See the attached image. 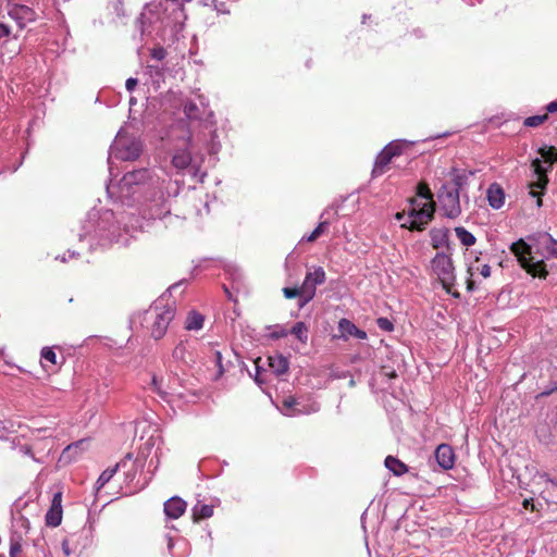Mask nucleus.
<instances>
[{"label": "nucleus", "mask_w": 557, "mask_h": 557, "mask_svg": "<svg viewBox=\"0 0 557 557\" xmlns=\"http://www.w3.org/2000/svg\"><path fill=\"white\" fill-rule=\"evenodd\" d=\"M146 75L149 76L150 83L154 89H159L164 82V69L158 64H148Z\"/></svg>", "instance_id": "26"}, {"label": "nucleus", "mask_w": 557, "mask_h": 557, "mask_svg": "<svg viewBox=\"0 0 557 557\" xmlns=\"http://www.w3.org/2000/svg\"><path fill=\"white\" fill-rule=\"evenodd\" d=\"M212 8L220 14H230V10L226 7V3L219 0H212Z\"/></svg>", "instance_id": "47"}, {"label": "nucleus", "mask_w": 557, "mask_h": 557, "mask_svg": "<svg viewBox=\"0 0 557 557\" xmlns=\"http://www.w3.org/2000/svg\"><path fill=\"white\" fill-rule=\"evenodd\" d=\"M144 228V222L135 212H120L111 209L92 208L87 212L78 233L79 242L90 250L107 248L113 244L128 245L132 233Z\"/></svg>", "instance_id": "2"}, {"label": "nucleus", "mask_w": 557, "mask_h": 557, "mask_svg": "<svg viewBox=\"0 0 557 557\" xmlns=\"http://www.w3.org/2000/svg\"><path fill=\"white\" fill-rule=\"evenodd\" d=\"M184 113L189 120H198L200 117V109L194 101H188L185 103Z\"/></svg>", "instance_id": "36"}, {"label": "nucleus", "mask_w": 557, "mask_h": 557, "mask_svg": "<svg viewBox=\"0 0 557 557\" xmlns=\"http://www.w3.org/2000/svg\"><path fill=\"white\" fill-rule=\"evenodd\" d=\"M408 203V219L403 226L410 231H424L435 213V202L430 187L424 183L418 184L416 196L409 198Z\"/></svg>", "instance_id": "5"}, {"label": "nucleus", "mask_w": 557, "mask_h": 557, "mask_svg": "<svg viewBox=\"0 0 557 557\" xmlns=\"http://www.w3.org/2000/svg\"><path fill=\"white\" fill-rule=\"evenodd\" d=\"M430 238L432 247L440 249L448 243V230L446 227H434L430 231Z\"/></svg>", "instance_id": "27"}, {"label": "nucleus", "mask_w": 557, "mask_h": 557, "mask_svg": "<svg viewBox=\"0 0 557 557\" xmlns=\"http://www.w3.org/2000/svg\"><path fill=\"white\" fill-rule=\"evenodd\" d=\"M338 332L337 337L344 341H347L350 336L358 339H366L368 336L366 331L358 329L355 323L346 318L338 321Z\"/></svg>", "instance_id": "19"}, {"label": "nucleus", "mask_w": 557, "mask_h": 557, "mask_svg": "<svg viewBox=\"0 0 557 557\" xmlns=\"http://www.w3.org/2000/svg\"><path fill=\"white\" fill-rule=\"evenodd\" d=\"M62 492H55L53 494L51 505L46 513V524L48 527L57 528L62 522Z\"/></svg>", "instance_id": "17"}, {"label": "nucleus", "mask_w": 557, "mask_h": 557, "mask_svg": "<svg viewBox=\"0 0 557 557\" xmlns=\"http://www.w3.org/2000/svg\"><path fill=\"white\" fill-rule=\"evenodd\" d=\"M268 361L270 369L276 375L284 374L289 369V361L282 354H274L269 356Z\"/></svg>", "instance_id": "25"}, {"label": "nucleus", "mask_w": 557, "mask_h": 557, "mask_svg": "<svg viewBox=\"0 0 557 557\" xmlns=\"http://www.w3.org/2000/svg\"><path fill=\"white\" fill-rule=\"evenodd\" d=\"M288 334L294 335L301 343H307L308 341V327L305 322H296L288 331Z\"/></svg>", "instance_id": "34"}, {"label": "nucleus", "mask_w": 557, "mask_h": 557, "mask_svg": "<svg viewBox=\"0 0 557 557\" xmlns=\"http://www.w3.org/2000/svg\"><path fill=\"white\" fill-rule=\"evenodd\" d=\"M205 322V317L198 311L191 310L188 312L184 327L187 331H199L202 329Z\"/></svg>", "instance_id": "28"}, {"label": "nucleus", "mask_w": 557, "mask_h": 557, "mask_svg": "<svg viewBox=\"0 0 557 557\" xmlns=\"http://www.w3.org/2000/svg\"><path fill=\"white\" fill-rule=\"evenodd\" d=\"M164 40L174 37L182 30L186 14L182 5L173 7L169 11H163Z\"/></svg>", "instance_id": "14"}, {"label": "nucleus", "mask_w": 557, "mask_h": 557, "mask_svg": "<svg viewBox=\"0 0 557 557\" xmlns=\"http://www.w3.org/2000/svg\"><path fill=\"white\" fill-rule=\"evenodd\" d=\"M546 111L548 113H555L557 112V100L556 101H552L549 102L547 106H546Z\"/></svg>", "instance_id": "57"}, {"label": "nucleus", "mask_w": 557, "mask_h": 557, "mask_svg": "<svg viewBox=\"0 0 557 557\" xmlns=\"http://www.w3.org/2000/svg\"><path fill=\"white\" fill-rule=\"evenodd\" d=\"M71 539H65L62 541V550L66 556H70L73 553V549L70 546Z\"/></svg>", "instance_id": "50"}, {"label": "nucleus", "mask_w": 557, "mask_h": 557, "mask_svg": "<svg viewBox=\"0 0 557 557\" xmlns=\"http://www.w3.org/2000/svg\"><path fill=\"white\" fill-rule=\"evenodd\" d=\"M10 27L7 24L0 23V40L9 37Z\"/></svg>", "instance_id": "52"}, {"label": "nucleus", "mask_w": 557, "mask_h": 557, "mask_svg": "<svg viewBox=\"0 0 557 557\" xmlns=\"http://www.w3.org/2000/svg\"><path fill=\"white\" fill-rule=\"evenodd\" d=\"M156 445V438L153 436H150L147 438L145 444L139 448V451L133 461V466L136 468L144 469L146 466V461L148 457L150 456L153 447Z\"/></svg>", "instance_id": "24"}, {"label": "nucleus", "mask_w": 557, "mask_h": 557, "mask_svg": "<svg viewBox=\"0 0 557 557\" xmlns=\"http://www.w3.org/2000/svg\"><path fill=\"white\" fill-rule=\"evenodd\" d=\"M213 515V506L208 504H202L198 502L193 507V516L195 520L208 519Z\"/></svg>", "instance_id": "31"}, {"label": "nucleus", "mask_w": 557, "mask_h": 557, "mask_svg": "<svg viewBox=\"0 0 557 557\" xmlns=\"http://www.w3.org/2000/svg\"><path fill=\"white\" fill-rule=\"evenodd\" d=\"M327 227H329V222L322 221L318 224V226L308 236H304L301 240L312 243V242L317 240L325 232V230Z\"/></svg>", "instance_id": "35"}, {"label": "nucleus", "mask_w": 557, "mask_h": 557, "mask_svg": "<svg viewBox=\"0 0 557 557\" xmlns=\"http://www.w3.org/2000/svg\"><path fill=\"white\" fill-rule=\"evenodd\" d=\"M159 466V458H158V455L156 454V460L154 458H151L149 463H148V470L153 472Z\"/></svg>", "instance_id": "55"}, {"label": "nucleus", "mask_w": 557, "mask_h": 557, "mask_svg": "<svg viewBox=\"0 0 557 557\" xmlns=\"http://www.w3.org/2000/svg\"><path fill=\"white\" fill-rule=\"evenodd\" d=\"M376 325L379 326L380 330L385 332H392L394 330L393 322L384 317H381L376 320Z\"/></svg>", "instance_id": "43"}, {"label": "nucleus", "mask_w": 557, "mask_h": 557, "mask_svg": "<svg viewBox=\"0 0 557 557\" xmlns=\"http://www.w3.org/2000/svg\"><path fill=\"white\" fill-rule=\"evenodd\" d=\"M177 286H178V284L172 285V286L168 289V292L171 294V292H172V290H174V289H176V288H177Z\"/></svg>", "instance_id": "63"}, {"label": "nucleus", "mask_w": 557, "mask_h": 557, "mask_svg": "<svg viewBox=\"0 0 557 557\" xmlns=\"http://www.w3.org/2000/svg\"><path fill=\"white\" fill-rule=\"evenodd\" d=\"M42 366L46 367V362L51 363L52 366L57 364V355L50 347H44L40 352Z\"/></svg>", "instance_id": "37"}, {"label": "nucleus", "mask_w": 557, "mask_h": 557, "mask_svg": "<svg viewBox=\"0 0 557 557\" xmlns=\"http://www.w3.org/2000/svg\"><path fill=\"white\" fill-rule=\"evenodd\" d=\"M509 249L532 277L546 280L550 272H557L556 263L550 261L557 259V238L548 232L533 234L528 240L520 238Z\"/></svg>", "instance_id": "3"}, {"label": "nucleus", "mask_w": 557, "mask_h": 557, "mask_svg": "<svg viewBox=\"0 0 557 557\" xmlns=\"http://www.w3.org/2000/svg\"><path fill=\"white\" fill-rule=\"evenodd\" d=\"M186 510V502L178 496H173L164 503V513L171 519L180 518Z\"/></svg>", "instance_id": "22"}, {"label": "nucleus", "mask_w": 557, "mask_h": 557, "mask_svg": "<svg viewBox=\"0 0 557 557\" xmlns=\"http://www.w3.org/2000/svg\"><path fill=\"white\" fill-rule=\"evenodd\" d=\"M213 358H214V363H215V366L218 368V375L221 376L224 373V371H225V369L223 367V362H222L223 361V357H222L221 351L214 350L213 351Z\"/></svg>", "instance_id": "44"}, {"label": "nucleus", "mask_w": 557, "mask_h": 557, "mask_svg": "<svg viewBox=\"0 0 557 557\" xmlns=\"http://www.w3.org/2000/svg\"><path fill=\"white\" fill-rule=\"evenodd\" d=\"M67 253H69V258H75V257L78 256V253L76 251H74V250L73 251L69 250Z\"/></svg>", "instance_id": "60"}, {"label": "nucleus", "mask_w": 557, "mask_h": 557, "mask_svg": "<svg viewBox=\"0 0 557 557\" xmlns=\"http://www.w3.org/2000/svg\"><path fill=\"white\" fill-rule=\"evenodd\" d=\"M164 180L154 170L141 168L126 172L117 184L106 186L110 198L123 206L135 207L143 220H163L170 215L164 197Z\"/></svg>", "instance_id": "1"}, {"label": "nucleus", "mask_w": 557, "mask_h": 557, "mask_svg": "<svg viewBox=\"0 0 557 557\" xmlns=\"http://www.w3.org/2000/svg\"><path fill=\"white\" fill-rule=\"evenodd\" d=\"M175 312V300L171 298V295L163 294L153 301L149 309L132 314L129 323L132 327L139 323L150 332L152 338L158 341L165 335Z\"/></svg>", "instance_id": "4"}, {"label": "nucleus", "mask_w": 557, "mask_h": 557, "mask_svg": "<svg viewBox=\"0 0 557 557\" xmlns=\"http://www.w3.org/2000/svg\"><path fill=\"white\" fill-rule=\"evenodd\" d=\"M460 186L461 177L456 176L454 178V186L443 185L437 193L440 209L443 211L444 216L448 219H456L461 214Z\"/></svg>", "instance_id": "10"}, {"label": "nucleus", "mask_w": 557, "mask_h": 557, "mask_svg": "<svg viewBox=\"0 0 557 557\" xmlns=\"http://www.w3.org/2000/svg\"><path fill=\"white\" fill-rule=\"evenodd\" d=\"M224 270L227 277L232 281V287L238 289L244 280L242 270L234 263H227Z\"/></svg>", "instance_id": "29"}, {"label": "nucleus", "mask_w": 557, "mask_h": 557, "mask_svg": "<svg viewBox=\"0 0 557 557\" xmlns=\"http://www.w3.org/2000/svg\"><path fill=\"white\" fill-rule=\"evenodd\" d=\"M21 552V545L20 543H11V546H10V556L11 557H16L17 554Z\"/></svg>", "instance_id": "53"}, {"label": "nucleus", "mask_w": 557, "mask_h": 557, "mask_svg": "<svg viewBox=\"0 0 557 557\" xmlns=\"http://www.w3.org/2000/svg\"><path fill=\"white\" fill-rule=\"evenodd\" d=\"M325 271L322 267H317L312 272H307L304 280V301L300 307H304L315 296L317 285H321L325 282Z\"/></svg>", "instance_id": "15"}, {"label": "nucleus", "mask_w": 557, "mask_h": 557, "mask_svg": "<svg viewBox=\"0 0 557 557\" xmlns=\"http://www.w3.org/2000/svg\"><path fill=\"white\" fill-rule=\"evenodd\" d=\"M319 410L320 405L315 400L301 401L293 396L285 397L281 407V412L288 417L315 413Z\"/></svg>", "instance_id": "13"}, {"label": "nucleus", "mask_w": 557, "mask_h": 557, "mask_svg": "<svg viewBox=\"0 0 557 557\" xmlns=\"http://www.w3.org/2000/svg\"><path fill=\"white\" fill-rule=\"evenodd\" d=\"M448 135H449V133H444V134H442V135H436V136L431 137V138H432V139H434V138H441V137H445V136H448Z\"/></svg>", "instance_id": "61"}, {"label": "nucleus", "mask_w": 557, "mask_h": 557, "mask_svg": "<svg viewBox=\"0 0 557 557\" xmlns=\"http://www.w3.org/2000/svg\"><path fill=\"white\" fill-rule=\"evenodd\" d=\"M210 133H211V140L208 146V151L211 154H215L220 151L221 145L218 141V135H216L215 129L211 131Z\"/></svg>", "instance_id": "42"}, {"label": "nucleus", "mask_w": 557, "mask_h": 557, "mask_svg": "<svg viewBox=\"0 0 557 557\" xmlns=\"http://www.w3.org/2000/svg\"><path fill=\"white\" fill-rule=\"evenodd\" d=\"M8 14L16 22L20 29H23L27 24L35 22L37 18L35 10L24 4L10 5Z\"/></svg>", "instance_id": "16"}, {"label": "nucleus", "mask_w": 557, "mask_h": 557, "mask_svg": "<svg viewBox=\"0 0 557 557\" xmlns=\"http://www.w3.org/2000/svg\"><path fill=\"white\" fill-rule=\"evenodd\" d=\"M530 503H531L530 499H524V502H523L524 508H529Z\"/></svg>", "instance_id": "62"}, {"label": "nucleus", "mask_w": 557, "mask_h": 557, "mask_svg": "<svg viewBox=\"0 0 557 557\" xmlns=\"http://www.w3.org/2000/svg\"><path fill=\"white\" fill-rule=\"evenodd\" d=\"M14 448L17 450V453L20 455L27 456V457L32 458L34 461H36V462H39V463L42 462V460H40V459L35 457V455L33 453V449H32V447L29 445H16Z\"/></svg>", "instance_id": "41"}, {"label": "nucleus", "mask_w": 557, "mask_h": 557, "mask_svg": "<svg viewBox=\"0 0 557 557\" xmlns=\"http://www.w3.org/2000/svg\"><path fill=\"white\" fill-rule=\"evenodd\" d=\"M132 460V453H127L124 458L119 461L114 467L108 468L99 475L97 482H96V488L99 491L102 488L116 473L120 469H125L128 465V462Z\"/></svg>", "instance_id": "21"}, {"label": "nucleus", "mask_w": 557, "mask_h": 557, "mask_svg": "<svg viewBox=\"0 0 557 557\" xmlns=\"http://www.w3.org/2000/svg\"><path fill=\"white\" fill-rule=\"evenodd\" d=\"M284 296L288 299L299 297V305L304 301V286L300 287H285L283 289Z\"/></svg>", "instance_id": "38"}, {"label": "nucleus", "mask_w": 557, "mask_h": 557, "mask_svg": "<svg viewBox=\"0 0 557 557\" xmlns=\"http://www.w3.org/2000/svg\"><path fill=\"white\" fill-rule=\"evenodd\" d=\"M152 385H153L154 389H156L160 395H164V394H166V392H164V391H162V389H161V384H160V382H159V380H158V377H157V376H153V377H152Z\"/></svg>", "instance_id": "56"}, {"label": "nucleus", "mask_w": 557, "mask_h": 557, "mask_svg": "<svg viewBox=\"0 0 557 557\" xmlns=\"http://www.w3.org/2000/svg\"><path fill=\"white\" fill-rule=\"evenodd\" d=\"M259 373H260V368L257 366L256 367V376H255V380L258 384H261L262 381L259 379Z\"/></svg>", "instance_id": "58"}, {"label": "nucleus", "mask_w": 557, "mask_h": 557, "mask_svg": "<svg viewBox=\"0 0 557 557\" xmlns=\"http://www.w3.org/2000/svg\"><path fill=\"white\" fill-rule=\"evenodd\" d=\"M191 139L185 143L184 147L176 148L172 156V165L177 173L188 174L195 182L203 183L207 173L202 171V154H191Z\"/></svg>", "instance_id": "7"}, {"label": "nucleus", "mask_w": 557, "mask_h": 557, "mask_svg": "<svg viewBox=\"0 0 557 557\" xmlns=\"http://www.w3.org/2000/svg\"><path fill=\"white\" fill-rule=\"evenodd\" d=\"M166 54V50L163 47L153 48L151 51V57L156 61H163Z\"/></svg>", "instance_id": "48"}, {"label": "nucleus", "mask_w": 557, "mask_h": 557, "mask_svg": "<svg viewBox=\"0 0 557 557\" xmlns=\"http://www.w3.org/2000/svg\"><path fill=\"white\" fill-rule=\"evenodd\" d=\"M169 10L170 8L163 7L162 3L147 4L137 20L141 37H159L164 40L163 11Z\"/></svg>", "instance_id": "8"}, {"label": "nucleus", "mask_w": 557, "mask_h": 557, "mask_svg": "<svg viewBox=\"0 0 557 557\" xmlns=\"http://www.w3.org/2000/svg\"><path fill=\"white\" fill-rule=\"evenodd\" d=\"M479 271H480V274H481L483 277H485V278H487V277H490V276H491V267H490L488 264H483V265L479 269Z\"/></svg>", "instance_id": "54"}, {"label": "nucleus", "mask_w": 557, "mask_h": 557, "mask_svg": "<svg viewBox=\"0 0 557 557\" xmlns=\"http://www.w3.org/2000/svg\"><path fill=\"white\" fill-rule=\"evenodd\" d=\"M413 144V141H408L405 139H396L388 143L376 156L374 166L372 169V176L376 177L382 175L386 171V168L393 158L400 156L406 148L412 146Z\"/></svg>", "instance_id": "11"}, {"label": "nucleus", "mask_w": 557, "mask_h": 557, "mask_svg": "<svg viewBox=\"0 0 557 557\" xmlns=\"http://www.w3.org/2000/svg\"><path fill=\"white\" fill-rule=\"evenodd\" d=\"M486 197L488 205L495 210L500 209L505 203V193L503 188L496 183L492 184L487 188Z\"/></svg>", "instance_id": "23"}, {"label": "nucleus", "mask_w": 557, "mask_h": 557, "mask_svg": "<svg viewBox=\"0 0 557 557\" xmlns=\"http://www.w3.org/2000/svg\"><path fill=\"white\" fill-rule=\"evenodd\" d=\"M137 84H138L137 78L129 77L126 79L125 87L129 92H132L135 89V87L137 86Z\"/></svg>", "instance_id": "49"}, {"label": "nucleus", "mask_w": 557, "mask_h": 557, "mask_svg": "<svg viewBox=\"0 0 557 557\" xmlns=\"http://www.w3.org/2000/svg\"><path fill=\"white\" fill-rule=\"evenodd\" d=\"M141 152V141L137 137L120 131L109 150L108 163L110 173L112 174V158L122 161H133L138 159Z\"/></svg>", "instance_id": "9"}, {"label": "nucleus", "mask_w": 557, "mask_h": 557, "mask_svg": "<svg viewBox=\"0 0 557 557\" xmlns=\"http://www.w3.org/2000/svg\"><path fill=\"white\" fill-rule=\"evenodd\" d=\"M455 233L460 243L466 247L473 246L476 242L475 236L462 226L455 227Z\"/></svg>", "instance_id": "33"}, {"label": "nucleus", "mask_w": 557, "mask_h": 557, "mask_svg": "<svg viewBox=\"0 0 557 557\" xmlns=\"http://www.w3.org/2000/svg\"><path fill=\"white\" fill-rule=\"evenodd\" d=\"M28 505V502L18 498L15 500L11 508V516L22 513V510Z\"/></svg>", "instance_id": "45"}, {"label": "nucleus", "mask_w": 557, "mask_h": 557, "mask_svg": "<svg viewBox=\"0 0 557 557\" xmlns=\"http://www.w3.org/2000/svg\"><path fill=\"white\" fill-rule=\"evenodd\" d=\"M288 335V331L280 325L274 327V331L269 334V337L272 339H278L282 337H286Z\"/></svg>", "instance_id": "46"}, {"label": "nucleus", "mask_w": 557, "mask_h": 557, "mask_svg": "<svg viewBox=\"0 0 557 557\" xmlns=\"http://www.w3.org/2000/svg\"><path fill=\"white\" fill-rule=\"evenodd\" d=\"M385 467L392 471L395 475H403L404 473H406L408 471V468L407 466L401 462L399 459L393 457V456H387L385 458Z\"/></svg>", "instance_id": "30"}, {"label": "nucleus", "mask_w": 557, "mask_h": 557, "mask_svg": "<svg viewBox=\"0 0 557 557\" xmlns=\"http://www.w3.org/2000/svg\"><path fill=\"white\" fill-rule=\"evenodd\" d=\"M172 356L176 361L187 366L195 362L193 343L188 339L180 341L174 347Z\"/></svg>", "instance_id": "18"}, {"label": "nucleus", "mask_w": 557, "mask_h": 557, "mask_svg": "<svg viewBox=\"0 0 557 557\" xmlns=\"http://www.w3.org/2000/svg\"><path fill=\"white\" fill-rule=\"evenodd\" d=\"M135 460L134 456L132 455V460L128 462L127 467L123 469L125 471V479L128 483L133 482L137 475L138 472H141L144 469L136 468L133 466V461Z\"/></svg>", "instance_id": "39"}, {"label": "nucleus", "mask_w": 557, "mask_h": 557, "mask_svg": "<svg viewBox=\"0 0 557 557\" xmlns=\"http://www.w3.org/2000/svg\"><path fill=\"white\" fill-rule=\"evenodd\" d=\"M224 292L230 300H233L232 293L230 292L228 287L224 285Z\"/></svg>", "instance_id": "59"}, {"label": "nucleus", "mask_w": 557, "mask_h": 557, "mask_svg": "<svg viewBox=\"0 0 557 557\" xmlns=\"http://www.w3.org/2000/svg\"><path fill=\"white\" fill-rule=\"evenodd\" d=\"M548 119L547 114L529 116L523 121V125L527 127H537Z\"/></svg>", "instance_id": "40"}, {"label": "nucleus", "mask_w": 557, "mask_h": 557, "mask_svg": "<svg viewBox=\"0 0 557 557\" xmlns=\"http://www.w3.org/2000/svg\"><path fill=\"white\" fill-rule=\"evenodd\" d=\"M12 522L13 525L17 529V533L20 534V537L23 534H27L30 530V522L29 520L22 513L18 515H12Z\"/></svg>", "instance_id": "32"}, {"label": "nucleus", "mask_w": 557, "mask_h": 557, "mask_svg": "<svg viewBox=\"0 0 557 557\" xmlns=\"http://www.w3.org/2000/svg\"><path fill=\"white\" fill-rule=\"evenodd\" d=\"M395 219H396L397 221L401 222V227H403V228H405V227L403 226V224L407 222V219H408V209H407V210H404V211H401V212H397V213L395 214Z\"/></svg>", "instance_id": "51"}, {"label": "nucleus", "mask_w": 557, "mask_h": 557, "mask_svg": "<svg viewBox=\"0 0 557 557\" xmlns=\"http://www.w3.org/2000/svg\"><path fill=\"white\" fill-rule=\"evenodd\" d=\"M370 17V15H367V14H363L362 16V23L364 24L366 21H368V18Z\"/></svg>", "instance_id": "64"}, {"label": "nucleus", "mask_w": 557, "mask_h": 557, "mask_svg": "<svg viewBox=\"0 0 557 557\" xmlns=\"http://www.w3.org/2000/svg\"><path fill=\"white\" fill-rule=\"evenodd\" d=\"M434 456L438 466L444 470H449L455 465V453L453 448L447 444L438 445Z\"/></svg>", "instance_id": "20"}, {"label": "nucleus", "mask_w": 557, "mask_h": 557, "mask_svg": "<svg viewBox=\"0 0 557 557\" xmlns=\"http://www.w3.org/2000/svg\"><path fill=\"white\" fill-rule=\"evenodd\" d=\"M541 158H536L532 162L534 181L528 185L529 195L535 198L536 207L542 206V196L548 183L547 173L553 164L557 161V150L554 147H543L539 150Z\"/></svg>", "instance_id": "6"}, {"label": "nucleus", "mask_w": 557, "mask_h": 557, "mask_svg": "<svg viewBox=\"0 0 557 557\" xmlns=\"http://www.w3.org/2000/svg\"><path fill=\"white\" fill-rule=\"evenodd\" d=\"M433 272L448 293L456 283L455 267L450 256L437 252L431 261Z\"/></svg>", "instance_id": "12"}]
</instances>
